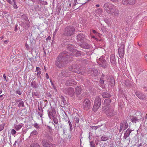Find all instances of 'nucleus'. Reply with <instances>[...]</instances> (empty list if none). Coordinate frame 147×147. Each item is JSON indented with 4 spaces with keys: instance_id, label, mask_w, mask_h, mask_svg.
I'll return each instance as SVG.
<instances>
[{
    "instance_id": "423d86ee",
    "label": "nucleus",
    "mask_w": 147,
    "mask_h": 147,
    "mask_svg": "<svg viewBox=\"0 0 147 147\" xmlns=\"http://www.w3.org/2000/svg\"><path fill=\"white\" fill-rule=\"evenodd\" d=\"M71 46L68 45L67 46V48L71 51L70 54L72 55H74L76 57H78L81 55L80 51H77L76 50L73 49L72 47H70Z\"/></svg>"
},
{
    "instance_id": "3c124183",
    "label": "nucleus",
    "mask_w": 147,
    "mask_h": 147,
    "mask_svg": "<svg viewBox=\"0 0 147 147\" xmlns=\"http://www.w3.org/2000/svg\"><path fill=\"white\" fill-rule=\"evenodd\" d=\"M7 1L10 4H12V2L11 0H7Z\"/></svg>"
},
{
    "instance_id": "338daca9",
    "label": "nucleus",
    "mask_w": 147,
    "mask_h": 147,
    "mask_svg": "<svg viewBox=\"0 0 147 147\" xmlns=\"http://www.w3.org/2000/svg\"><path fill=\"white\" fill-rule=\"evenodd\" d=\"M3 38V36H1L0 37V40H2Z\"/></svg>"
},
{
    "instance_id": "cd10ccee",
    "label": "nucleus",
    "mask_w": 147,
    "mask_h": 147,
    "mask_svg": "<svg viewBox=\"0 0 147 147\" xmlns=\"http://www.w3.org/2000/svg\"><path fill=\"white\" fill-rule=\"evenodd\" d=\"M102 96L103 98H108L110 97V95L107 92H104L102 94Z\"/></svg>"
},
{
    "instance_id": "774afa93",
    "label": "nucleus",
    "mask_w": 147,
    "mask_h": 147,
    "mask_svg": "<svg viewBox=\"0 0 147 147\" xmlns=\"http://www.w3.org/2000/svg\"><path fill=\"white\" fill-rule=\"evenodd\" d=\"M47 39L50 40L51 39V37L50 36H48L47 38Z\"/></svg>"
},
{
    "instance_id": "09e8293b",
    "label": "nucleus",
    "mask_w": 147,
    "mask_h": 147,
    "mask_svg": "<svg viewBox=\"0 0 147 147\" xmlns=\"http://www.w3.org/2000/svg\"><path fill=\"white\" fill-rule=\"evenodd\" d=\"M16 93L18 94L19 95H20L21 94V92L19 90H18L16 91Z\"/></svg>"
},
{
    "instance_id": "72a5a7b5",
    "label": "nucleus",
    "mask_w": 147,
    "mask_h": 147,
    "mask_svg": "<svg viewBox=\"0 0 147 147\" xmlns=\"http://www.w3.org/2000/svg\"><path fill=\"white\" fill-rule=\"evenodd\" d=\"M122 3L125 5H127L129 4L128 0H122Z\"/></svg>"
},
{
    "instance_id": "2f4dec72",
    "label": "nucleus",
    "mask_w": 147,
    "mask_h": 147,
    "mask_svg": "<svg viewBox=\"0 0 147 147\" xmlns=\"http://www.w3.org/2000/svg\"><path fill=\"white\" fill-rule=\"evenodd\" d=\"M30 147H40L38 144L36 143H35L32 144Z\"/></svg>"
},
{
    "instance_id": "c03bdc74",
    "label": "nucleus",
    "mask_w": 147,
    "mask_h": 147,
    "mask_svg": "<svg viewBox=\"0 0 147 147\" xmlns=\"http://www.w3.org/2000/svg\"><path fill=\"white\" fill-rule=\"evenodd\" d=\"M4 127V125L3 124L0 125V132L3 130Z\"/></svg>"
},
{
    "instance_id": "864d4df0",
    "label": "nucleus",
    "mask_w": 147,
    "mask_h": 147,
    "mask_svg": "<svg viewBox=\"0 0 147 147\" xmlns=\"http://www.w3.org/2000/svg\"><path fill=\"white\" fill-rule=\"evenodd\" d=\"M105 22L107 24H108L109 22L108 20L107 19H105L104 20Z\"/></svg>"
},
{
    "instance_id": "f257e3e1",
    "label": "nucleus",
    "mask_w": 147,
    "mask_h": 147,
    "mask_svg": "<svg viewBox=\"0 0 147 147\" xmlns=\"http://www.w3.org/2000/svg\"><path fill=\"white\" fill-rule=\"evenodd\" d=\"M68 56L66 51H64L59 54L56 59L55 64L57 67L61 68L65 66V61L67 60L66 58Z\"/></svg>"
},
{
    "instance_id": "f704fd0d",
    "label": "nucleus",
    "mask_w": 147,
    "mask_h": 147,
    "mask_svg": "<svg viewBox=\"0 0 147 147\" xmlns=\"http://www.w3.org/2000/svg\"><path fill=\"white\" fill-rule=\"evenodd\" d=\"M31 85L32 87L34 88H36L37 86L36 83L34 81L32 82L31 83Z\"/></svg>"
},
{
    "instance_id": "c9c22d12",
    "label": "nucleus",
    "mask_w": 147,
    "mask_h": 147,
    "mask_svg": "<svg viewBox=\"0 0 147 147\" xmlns=\"http://www.w3.org/2000/svg\"><path fill=\"white\" fill-rule=\"evenodd\" d=\"M129 5H133L135 3L136 0H128Z\"/></svg>"
},
{
    "instance_id": "a18cd8bd",
    "label": "nucleus",
    "mask_w": 147,
    "mask_h": 147,
    "mask_svg": "<svg viewBox=\"0 0 147 147\" xmlns=\"http://www.w3.org/2000/svg\"><path fill=\"white\" fill-rule=\"evenodd\" d=\"M75 121H76L77 123H78L79 121V119L78 117H76L74 118Z\"/></svg>"
},
{
    "instance_id": "4d7b16f0",
    "label": "nucleus",
    "mask_w": 147,
    "mask_h": 147,
    "mask_svg": "<svg viewBox=\"0 0 147 147\" xmlns=\"http://www.w3.org/2000/svg\"><path fill=\"white\" fill-rule=\"evenodd\" d=\"M3 77L5 79V80H6L7 81V80L6 78V76L5 74H4L3 75Z\"/></svg>"
},
{
    "instance_id": "e433bc0d",
    "label": "nucleus",
    "mask_w": 147,
    "mask_h": 147,
    "mask_svg": "<svg viewBox=\"0 0 147 147\" xmlns=\"http://www.w3.org/2000/svg\"><path fill=\"white\" fill-rule=\"evenodd\" d=\"M34 126L37 129H39L40 128V125H38L37 123H35L34 124Z\"/></svg>"
},
{
    "instance_id": "f03ea898",
    "label": "nucleus",
    "mask_w": 147,
    "mask_h": 147,
    "mask_svg": "<svg viewBox=\"0 0 147 147\" xmlns=\"http://www.w3.org/2000/svg\"><path fill=\"white\" fill-rule=\"evenodd\" d=\"M103 111L106 114V115L109 117H111L117 114V112L114 110V107H105L102 108Z\"/></svg>"
},
{
    "instance_id": "5701e85b",
    "label": "nucleus",
    "mask_w": 147,
    "mask_h": 147,
    "mask_svg": "<svg viewBox=\"0 0 147 147\" xmlns=\"http://www.w3.org/2000/svg\"><path fill=\"white\" fill-rule=\"evenodd\" d=\"M24 124L20 123L18 125H14V128L17 131L19 130L23 126Z\"/></svg>"
},
{
    "instance_id": "37998d69",
    "label": "nucleus",
    "mask_w": 147,
    "mask_h": 147,
    "mask_svg": "<svg viewBox=\"0 0 147 147\" xmlns=\"http://www.w3.org/2000/svg\"><path fill=\"white\" fill-rule=\"evenodd\" d=\"M18 106H22V107H24V103L23 101H22L20 102L19 104L18 105Z\"/></svg>"
},
{
    "instance_id": "79ce46f5",
    "label": "nucleus",
    "mask_w": 147,
    "mask_h": 147,
    "mask_svg": "<svg viewBox=\"0 0 147 147\" xmlns=\"http://www.w3.org/2000/svg\"><path fill=\"white\" fill-rule=\"evenodd\" d=\"M53 119V121L54 123L57 124L58 123V119L57 118H55L54 117L52 118Z\"/></svg>"
},
{
    "instance_id": "58836bf2",
    "label": "nucleus",
    "mask_w": 147,
    "mask_h": 147,
    "mask_svg": "<svg viewBox=\"0 0 147 147\" xmlns=\"http://www.w3.org/2000/svg\"><path fill=\"white\" fill-rule=\"evenodd\" d=\"M13 2V7L14 9H17L18 8V6L16 5V0H12Z\"/></svg>"
},
{
    "instance_id": "ea45409f",
    "label": "nucleus",
    "mask_w": 147,
    "mask_h": 147,
    "mask_svg": "<svg viewBox=\"0 0 147 147\" xmlns=\"http://www.w3.org/2000/svg\"><path fill=\"white\" fill-rule=\"evenodd\" d=\"M11 134L14 135V134H16V131L15 129H12L11 130Z\"/></svg>"
},
{
    "instance_id": "1a4fd4ad",
    "label": "nucleus",
    "mask_w": 147,
    "mask_h": 147,
    "mask_svg": "<svg viewBox=\"0 0 147 147\" xmlns=\"http://www.w3.org/2000/svg\"><path fill=\"white\" fill-rule=\"evenodd\" d=\"M97 63L99 64V65L100 67H102L105 68L106 67V65H104V64H105L106 62L104 56H102L99 59H97Z\"/></svg>"
},
{
    "instance_id": "9d476101",
    "label": "nucleus",
    "mask_w": 147,
    "mask_h": 147,
    "mask_svg": "<svg viewBox=\"0 0 147 147\" xmlns=\"http://www.w3.org/2000/svg\"><path fill=\"white\" fill-rule=\"evenodd\" d=\"M125 46V45L124 43H122L120 47L118 49V53L121 58H122L123 57Z\"/></svg>"
},
{
    "instance_id": "de8ad7c7",
    "label": "nucleus",
    "mask_w": 147,
    "mask_h": 147,
    "mask_svg": "<svg viewBox=\"0 0 147 147\" xmlns=\"http://www.w3.org/2000/svg\"><path fill=\"white\" fill-rule=\"evenodd\" d=\"M104 82V80H103V78H102V77H101L100 80V83L102 84H103Z\"/></svg>"
},
{
    "instance_id": "7ed1b4c3",
    "label": "nucleus",
    "mask_w": 147,
    "mask_h": 147,
    "mask_svg": "<svg viewBox=\"0 0 147 147\" xmlns=\"http://www.w3.org/2000/svg\"><path fill=\"white\" fill-rule=\"evenodd\" d=\"M101 104V100L100 98L98 96H96L94 101L93 110L95 112L99 108Z\"/></svg>"
},
{
    "instance_id": "0eeeda50",
    "label": "nucleus",
    "mask_w": 147,
    "mask_h": 147,
    "mask_svg": "<svg viewBox=\"0 0 147 147\" xmlns=\"http://www.w3.org/2000/svg\"><path fill=\"white\" fill-rule=\"evenodd\" d=\"M82 105L84 110H88L90 107V100L88 99H85L83 102Z\"/></svg>"
},
{
    "instance_id": "13d9d810",
    "label": "nucleus",
    "mask_w": 147,
    "mask_h": 147,
    "mask_svg": "<svg viewBox=\"0 0 147 147\" xmlns=\"http://www.w3.org/2000/svg\"><path fill=\"white\" fill-rule=\"evenodd\" d=\"M92 37L94 38L96 41L98 40V39L97 38H96L94 36H92Z\"/></svg>"
},
{
    "instance_id": "412c9836",
    "label": "nucleus",
    "mask_w": 147,
    "mask_h": 147,
    "mask_svg": "<svg viewBox=\"0 0 147 147\" xmlns=\"http://www.w3.org/2000/svg\"><path fill=\"white\" fill-rule=\"evenodd\" d=\"M76 93L77 96L80 95L82 92V88L81 87L78 86L75 88Z\"/></svg>"
},
{
    "instance_id": "473e14b6",
    "label": "nucleus",
    "mask_w": 147,
    "mask_h": 147,
    "mask_svg": "<svg viewBox=\"0 0 147 147\" xmlns=\"http://www.w3.org/2000/svg\"><path fill=\"white\" fill-rule=\"evenodd\" d=\"M108 137L106 136H103L101 137V140L103 141H105L108 140Z\"/></svg>"
},
{
    "instance_id": "bb28decb",
    "label": "nucleus",
    "mask_w": 147,
    "mask_h": 147,
    "mask_svg": "<svg viewBox=\"0 0 147 147\" xmlns=\"http://www.w3.org/2000/svg\"><path fill=\"white\" fill-rule=\"evenodd\" d=\"M92 74L94 76H96L98 74V72L97 70L96 69H94L92 71Z\"/></svg>"
},
{
    "instance_id": "9b49d317",
    "label": "nucleus",
    "mask_w": 147,
    "mask_h": 147,
    "mask_svg": "<svg viewBox=\"0 0 147 147\" xmlns=\"http://www.w3.org/2000/svg\"><path fill=\"white\" fill-rule=\"evenodd\" d=\"M65 92L66 94L70 96H73L75 94L74 89L72 88H69L66 89L65 90Z\"/></svg>"
},
{
    "instance_id": "e2e57ef3",
    "label": "nucleus",
    "mask_w": 147,
    "mask_h": 147,
    "mask_svg": "<svg viewBox=\"0 0 147 147\" xmlns=\"http://www.w3.org/2000/svg\"><path fill=\"white\" fill-rule=\"evenodd\" d=\"M96 7H99L100 6V5L99 4H96Z\"/></svg>"
},
{
    "instance_id": "20e7f679",
    "label": "nucleus",
    "mask_w": 147,
    "mask_h": 147,
    "mask_svg": "<svg viewBox=\"0 0 147 147\" xmlns=\"http://www.w3.org/2000/svg\"><path fill=\"white\" fill-rule=\"evenodd\" d=\"M114 7H115V6L110 3H105L104 5V9L109 13L112 12L113 9Z\"/></svg>"
},
{
    "instance_id": "dca6fc26",
    "label": "nucleus",
    "mask_w": 147,
    "mask_h": 147,
    "mask_svg": "<svg viewBox=\"0 0 147 147\" xmlns=\"http://www.w3.org/2000/svg\"><path fill=\"white\" fill-rule=\"evenodd\" d=\"M128 124L127 122H123L121 125L119 132H121L122 130H125L128 127Z\"/></svg>"
},
{
    "instance_id": "bf43d9fd",
    "label": "nucleus",
    "mask_w": 147,
    "mask_h": 147,
    "mask_svg": "<svg viewBox=\"0 0 147 147\" xmlns=\"http://www.w3.org/2000/svg\"><path fill=\"white\" fill-rule=\"evenodd\" d=\"M94 34L97 33V32L95 30H92Z\"/></svg>"
},
{
    "instance_id": "603ef678",
    "label": "nucleus",
    "mask_w": 147,
    "mask_h": 147,
    "mask_svg": "<svg viewBox=\"0 0 147 147\" xmlns=\"http://www.w3.org/2000/svg\"><path fill=\"white\" fill-rule=\"evenodd\" d=\"M119 0H111L112 1L114 2H117L119 1Z\"/></svg>"
},
{
    "instance_id": "5fc2aeb1",
    "label": "nucleus",
    "mask_w": 147,
    "mask_h": 147,
    "mask_svg": "<svg viewBox=\"0 0 147 147\" xmlns=\"http://www.w3.org/2000/svg\"><path fill=\"white\" fill-rule=\"evenodd\" d=\"M4 43L5 44H7L9 42V41L8 40H5L3 41Z\"/></svg>"
},
{
    "instance_id": "393cba45",
    "label": "nucleus",
    "mask_w": 147,
    "mask_h": 147,
    "mask_svg": "<svg viewBox=\"0 0 147 147\" xmlns=\"http://www.w3.org/2000/svg\"><path fill=\"white\" fill-rule=\"evenodd\" d=\"M66 83L68 85H75L76 84V82L73 80L67 81Z\"/></svg>"
},
{
    "instance_id": "ddd939ff",
    "label": "nucleus",
    "mask_w": 147,
    "mask_h": 147,
    "mask_svg": "<svg viewBox=\"0 0 147 147\" xmlns=\"http://www.w3.org/2000/svg\"><path fill=\"white\" fill-rule=\"evenodd\" d=\"M108 83L111 86H113L115 84V80L114 78L111 76L109 77L107 80Z\"/></svg>"
},
{
    "instance_id": "a19ab883",
    "label": "nucleus",
    "mask_w": 147,
    "mask_h": 147,
    "mask_svg": "<svg viewBox=\"0 0 147 147\" xmlns=\"http://www.w3.org/2000/svg\"><path fill=\"white\" fill-rule=\"evenodd\" d=\"M68 123H69V126L70 127V131H71L72 129V126L71 123L69 119L68 120Z\"/></svg>"
},
{
    "instance_id": "b1692460",
    "label": "nucleus",
    "mask_w": 147,
    "mask_h": 147,
    "mask_svg": "<svg viewBox=\"0 0 147 147\" xmlns=\"http://www.w3.org/2000/svg\"><path fill=\"white\" fill-rule=\"evenodd\" d=\"M41 69L39 67H36V71L37 72V76L38 78H41L40 74H41Z\"/></svg>"
},
{
    "instance_id": "052dcab7",
    "label": "nucleus",
    "mask_w": 147,
    "mask_h": 147,
    "mask_svg": "<svg viewBox=\"0 0 147 147\" xmlns=\"http://www.w3.org/2000/svg\"><path fill=\"white\" fill-rule=\"evenodd\" d=\"M51 85L53 87V88L55 89V86H54V84L53 83H51Z\"/></svg>"
},
{
    "instance_id": "2eb2a0df",
    "label": "nucleus",
    "mask_w": 147,
    "mask_h": 147,
    "mask_svg": "<svg viewBox=\"0 0 147 147\" xmlns=\"http://www.w3.org/2000/svg\"><path fill=\"white\" fill-rule=\"evenodd\" d=\"M113 10L112 12L109 13L113 15L115 17L119 16V11L118 9H116L115 7H114Z\"/></svg>"
},
{
    "instance_id": "4be33fe9",
    "label": "nucleus",
    "mask_w": 147,
    "mask_h": 147,
    "mask_svg": "<svg viewBox=\"0 0 147 147\" xmlns=\"http://www.w3.org/2000/svg\"><path fill=\"white\" fill-rule=\"evenodd\" d=\"M85 36L82 34H80L76 36V38L78 41H82L84 38Z\"/></svg>"
},
{
    "instance_id": "aec40b11",
    "label": "nucleus",
    "mask_w": 147,
    "mask_h": 147,
    "mask_svg": "<svg viewBox=\"0 0 147 147\" xmlns=\"http://www.w3.org/2000/svg\"><path fill=\"white\" fill-rule=\"evenodd\" d=\"M136 94L137 96L139 98L144 99L145 98V96L141 92L137 91L136 92Z\"/></svg>"
},
{
    "instance_id": "f8f14e48",
    "label": "nucleus",
    "mask_w": 147,
    "mask_h": 147,
    "mask_svg": "<svg viewBox=\"0 0 147 147\" xmlns=\"http://www.w3.org/2000/svg\"><path fill=\"white\" fill-rule=\"evenodd\" d=\"M48 114L49 118L51 119L56 116V112L54 109H51L48 111Z\"/></svg>"
},
{
    "instance_id": "8fccbe9b",
    "label": "nucleus",
    "mask_w": 147,
    "mask_h": 147,
    "mask_svg": "<svg viewBox=\"0 0 147 147\" xmlns=\"http://www.w3.org/2000/svg\"><path fill=\"white\" fill-rule=\"evenodd\" d=\"M25 46L26 48L28 50L29 49V46L27 43L25 44Z\"/></svg>"
},
{
    "instance_id": "4c0bfd02",
    "label": "nucleus",
    "mask_w": 147,
    "mask_h": 147,
    "mask_svg": "<svg viewBox=\"0 0 147 147\" xmlns=\"http://www.w3.org/2000/svg\"><path fill=\"white\" fill-rule=\"evenodd\" d=\"M62 75L64 77H67L68 76V74L67 72L63 71L62 72Z\"/></svg>"
},
{
    "instance_id": "69168bd1",
    "label": "nucleus",
    "mask_w": 147,
    "mask_h": 147,
    "mask_svg": "<svg viewBox=\"0 0 147 147\" xmlns=\"http://www.w3.org/2000/svg\"><path fill=\"white\" fill-rule=\"evenodd\" d=\"M63 134H64L65 132L66 131V129L65 128H64L63 129Z\"/></svg>"
},
{
    "instance_id": "6e6552de",
    "label": "nucleus",
    "mask_w": 147,
    "mask_h": 147,
    "mask_svg": "<svg viewBox=\"0 0 147 147\" xmlns=\"http://www.w3.org/2000/svg\"><path fill=\"white\" fill-rule=\"evenodd\" d=\"M69 68L70 70L72 72L78 74H82L79 69V67L77 65H74L70 67Z\"/></svg>"
},
{
    "instance_id": "4468645a",
    "label": "nucleus",
    "mask_w": 147,
    "mask_h": 147,
    "mask_svg": "<svg viewBox=\"0 0 147 147\" xmlns=\"http://www.w3.org/2000/svg\"><path fill=\"white\" fill-rule=\"evenodd\" d=\"M42 142L44 147H54V144L50 142H47L45 140H43Z\"/></svg>"
},
{
    "instance_id": "f3484780",
    "label": "nucleus",
    "mask_w": 147,
    "mask_h": 147,
    "mask_svg": "<svg viewBox=\"0 0 147 147\" xmlns=\"http://www.w3.org/2000/svg\"><path fill=\"white\" fill-rule=\"evenodd\" d=\"M142 118V115L140 114L138 117H133L131 119V121L133 123H136Z\"/></svg>"
},
{
    "instance_id": "c85d7f7f",
    "label": "nucleus",
    "mask_w": 147,
    "mask_h": 147,
    "mask_svg": "<svg viewBox=\"0 0 147 147\" xmlns=\"http://www.w3.org/2000/svg\"><path fill=\"white\" fill-rule=\"evenodd\" d=\"M32 95L33 97L36 96L37 98H38L39 96V94L37 92L32 93Z\"/></svg>"
},
{
    "instance_id": "c756f323",
    "label": "nucleus",
    "mask_w": 147,
    "mask_h": 147,
    "mask_svg": "<svg viewBox=\"0 0 147 147\" xmlns=\"http://www.w3.org/2000/svg\"><path fill=\"white\" fill-rule=\"evenodd\" d=\"M38 134V132L36 130H34L30 133V136H34Z\"/></svg>"
},
{
    "instance_id": "39448f33",
    "label": "nucleus",
    "mask_w": 147,
    "mask_h": 147,
    "mask_svg": "<svg viewBox=\"0 0 147 147\" xmlns=\"http://www.w3.org/2000/svg\"><path fill=\"white\" fill-rule=\"evenodd\" d=\"M75 28L73 27H68L65 29L64 35L67 36H70L73 34Z\"/></svg>"
},
{
    "instance_id": "49530a36",
    "label": "nucleus",
    "mask_w": 147,
    "mask_h": 147,
    "mask_svg": "<svg viewBox=\"0 0 147 147\" xmlns=\"http://www.w3.org/2000/svg\"><path fill=\"white\" fill-rule=\"evenodd\" d=\"M90 146L91 147L94 146V143L92 141H91L90 142Z\"/></svg>"
},
{
    "instance_id": "a878e982",
    "label": "nucleus",
    "mask_w": 147,
    "mask_h": 147,
    "mask_svg": "<svg viewBox=\"0 0 147 147\" xmlns=\"http://www.w3.org/2000/svg\"><path fill=\"white\" fill-rule=\"evenodd\" d=\"M81 47L85 49H89L90 47V46L88 43H84L81 45Z\"/></svg>"
},
{
    "instance_id": "7c9ffc66",
    "label": "nucleus",
    "mask_w": 147,
    "mask_h": 147,
    "mask_svg": "<svg viewBox=\"0 0 147 147\" xmlns=\"http://www.w3.org/2000/svg\"><path fill=\"white\" fill-rule=\"evenodd\" d=\"M38 109L39 110V111L38 112V114L41 118L42 116V113L43 110L42 109H40L39 108H38Z\"/></svg>"
},
{
    "instance_id": "680f3d73",
    "label": "nucleus",
    "mask_w": 147,
    "mask_h": 147,
    "mask_svg": "<svg viewBox=\"0 0 147 147\" xmlns=\"http://www.w3.org/2000/svg\"><path fill=\"white\" fill-rule=\"evenodd\" d=\"M62 101L63 102V103L64 104L66 102V101L64 99V98L63 99Z\"/></svg>"
},
{
    "instance_id": "0e129e2a",
    "label": "nucleus",
    "mask_w": 147,
    "mask_h": 147,
    "mask_svg": "<svg viewBox=\"0 0 147 147\" xmlns=\"http://www.w3.org/2000/svg\"><path fill=\"white\" fill-rule=\"evenodd\" d=\"M77 1V0H75L74 1V3H75V5L76 4Z\"/></svg>"
},
{
    "instance_id": "6e6d98bb",
    "label": "nucleus",
    "mask_w": 147,
    "mask_h": 147,
    "mask_svg": "<svg viewBox=\"0 0 147 147\" xmlns=\"http://www.w3.org/2000/svg\"><path fill=\"white\" fill-rule=\"evenodd\" d=\"M46 78L47 79H48L49 78V76L47 73L46 74Z\"/></svg>"
},
{
    "instance_id": "6ab92c4d",
    "label": "nucleus",
    "mask_w": 147,
    "mask_h": 147,
    "mask_svg": "<svg viewBox=\"0 0 147 147\" xmlns=\"http://www.w3.org/2000/svg\"><path fill=\"white\" fill-rule=\"evenodd\" d=\"M133 130L129 129H127L124 134V136L123 137V138L126 139L128 137L130 134Z\"/></svg>"
},
{
    "instance_id": "a211bd4d",
    "label": "nucleus",
    "mask_w": 147,
    "mask_h": 147,
    "mask_svg": "<svg viewBox=\"0 0 147 147\" xmlns=\"http://www.w3.org/2000/svg\"><path fill=\"white\" fill-rule=\"evenodd\" d=\"M111 102V100L110 98H107L106 99L104 102L103 106V108L105 107V108H107V107H110L109 106Z\"/></svg>"
}]
</instances>
